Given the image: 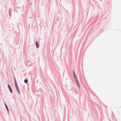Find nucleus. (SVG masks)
Wrapping results in <instances>:
<instances>
[{"instance_id":"9d476101","label":"nucleus","mask_w":121,"mask_h":121,"mask_svg":"<svg viewBox=\"0 0 121 121\" xmlns=\"http://www.w3.org/2000/svg\"><path fill=\"white\" fill-rule=\"evenodd\" d=\"M16 86V88L17 87H18L17 85L16 86Z\"/></svg>"},{"instance_id":"0eeeda50","label":"nucleus","mask_w":121,"mask_h":121,"mask_svg":"<svg viewBox=\"0 0 121 121\" xmlns=\"http://www.w3.org/2000/svg\"><path fill=\"white\" fill-rule=\"evenodd\" d=\"M5 104V106L6 107V108H7L8 111H9V110H8V108L7 107L6 105V104Z\"/></svg>"},{"instance_id":"6e6552de","label":"nucleus","mask_w":121,"mask_h":121,"mask_svg":"<svg viewBox=\"0 0 121 121\" xmlns=\"http://www.w3.org/2000/svg\"><path fill=\"white\" fill-rule=\"evenodd\" d=\"M8 86L9 89L11 88L9 85V84L8 85Z\"/></svg>"},{"instance_id":"7ed1b4c3","label":"nucleus","mask_w":121,"mask_h":121,"mask_svg":"<svg viewBox=\"0 0 121 121\" xmlns=\"http://www.w3.org/2000/svg\"><path fill=\"white\" fill-rule=\"evenodd\" d=\"M36 46L37 48H38L39 47V46L38 45L37 41H36L35 42Z\"/></svg>"},{"instance_id":"423d86ee","label":"nucleus","mask_w":121,"mask_h":121,"mask_svg":"<svg viewBox=\"0 0 121 121\" xmlns=\"http://www.w3.org/2000/svg\"><path fill=\"white\" fill-rule=\"evenodd\" d=\"M28 80H27L25 79L24 80V82L26 83H27V82H28Z\"/></svg>"},{"instance_id":"20e7f679","label":"nucleus","mask_w":121,"mask_h":121,"mask_svg":"<svg viewBox=\"0 0 121 121\" xmlns=\"http://www.w3.org/2000/svg\"><path fill=\"white\" fill-rule=\"evenodd\" d=\"M73 74L74 76V77L75 78V79H77V78H76V76L75 75V74L74 73V72H73Z\"/></svg>"},{"instance_id":"f257e3e1","label":"nucleus","mask_w":121,"mask_h":121,"mask_svg":"<svg viewBox=\"0 0 121 121\" xmlns=\"http://www.w3.org/2000/svg\"><path fill=\"white\" fill-rule=\"evenodd\" d=\"M75 80L76 82V83H77V84L78 85V86L79 87H80V85H79V83L78 82V80H77V79H75Z\"/></svg>"},{"instance_id":"f03ea898","label":"nucleus","mask_w":121,"mask_h":121,"mask_svg":"<svg viewBox=\"0 0 121 121\" xmlns=\"http://www.w3.org/2000/svg\"><path fill=\"white\" fill-rule=\"evenodd\" d=\"M16 88L18 93L19 94H20V93L19 90V89L18 87H17Z\"/></svg>"},{"instance_id":"1a4fd4ad","label":"nucleus","mask_w":121,"mask_h":121,"mask_svg":"<svg viewBox=\"0 0 121 121\" xmlns=\"http://www.w3.org/2000/svg\"><path fill=\"white\" fill-rule=\"evenodd\" d=\"M14 82H15V84L16 83H17L16 80H14Z\"/></svg>"},{"instance_id":"9b49d317","label":"nucleus","mask_w":121,"mask_h":121,"mask_svg":"<svg viewBox=\"0 0 121 121\" xmlns=\"http://www.w3.org/2000/svg\"><path fill=\"white\" fill-rule=\"evenodd\" d=\"M15 86H16V85H17V83H15Z\"/></svg>"},{"instance_id":"39448f33","label":"nucleus","mask_w":121,"mask_h":121,"mask_svg":"<svg viewBox=\"0 0 121 121\" xmlns=\"http://www.w3.org/2000/svg\"><path fill=\"white\" fill-rule=\"evenodd\" d=\"M9 91H10V92L11 93H12V90L11 88H9Z\"/></svg>"}]
</instances>
